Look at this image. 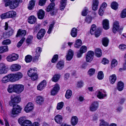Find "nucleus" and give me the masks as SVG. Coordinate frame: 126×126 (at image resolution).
I'll use <instances>...</instances> for the list:
<instances>
[{"label":"nucleus","instance_id":"nucleus-1","mask_svg":"<svg viewBox=\"0 0 126 126\" xmlns=\"http://www.w3.org/2000/svg\"><path fill=\"white\" fill-rule=\"evenodd\" d=\"M24 86L21 84H13L8 85L7 91L9 93L15 92L17 94H19L23 90Z\"/></svg>","mask_w":126,"mask_h":126},{"label":"nucleus","instance_id":"nucleus-2","mask_svg":"<svg viewBox=\"0 0 126 126\" xmlns=\"http://www.w3.org/2000/svg\"><path fill=\"white\" fill-rule=\"evenodd\" d=\"M5 7L9 6L11 9H14L17 7L20 2H22V0H4Z\"/></svg>","mask_w":126,"mask_h":126},{"label":"nucleus","instance_id":"nucleus-3","mask_svg":"<svg viewBox=\"0 0 126 126\" xmlns=\"http://www.w3.org/2000/svg\"><path fill=\"white\" fill-rule=\"evenodd\" d=\"M55 3L51 2L50 3L46 9L47 12H50V14L51 16L56 15L57 13V10L54 9Z\"/></svg>","mask_w":126,"mask_h":126},{"label":"nucleus","instance_id":"nucleus-4","mask_svg":"<svg viewBox=\"0 0 126 126\" xmlns=\"http://www.w3.org/2000/svg\"><path fill=\"white\" fill-rule=\"evenodd\" d=\"M11 100L9 102V104L11 106L16 105V104L19 103L21 101V98L18 96L15 95H11Z\"/></svg>","mask_w":126,"mask_h":126},{"label":"nucleus","instance_id":"nucleus-5","mask_svg":"<svg viewBox=\"0 0 126 126\" xmlns=\"http://www.w3.org/2000/svg\"><path fill=\"white\" fill-rule=\"evenodd\" d=\"M13 108L11 112L12 116L13 115H16L20 113L22 108L20 106L18 105L12 106Z\"/></svg>","mask_w":126,"mask_h":126},{"label":"nucleus","instance_id":"nucleus-6","mask_svg":"<svg viewBox=\"0 0 126 126\" xmlns=\"http://www.w3.org/2000/svg\"><path fill=\"white\" fill-rule=\"evenodd\" d=\"M95 94L99 99H103L107 96L106 91L104 90H101L96 92Z\"/></svg>","mask_w":126,"mask_h":126},{"label":"nucleus","instance_id":"nucleus-7","mask_svg":"<svg viewBox=\"0 0 126 126\" xmlns=\"http://www.w3.org/2000/svg\"><path fill=\"white\" fill-rule=\"evenodd\" d=\"M18 57L19 56L17 54L13 53L9 55L7 57L6 59L8 62H12L17 60Z\"/></svg>","mask_w":126,"mask_h":126},{"label":"nucleus","instance_id":"nucleus-8","mask_svg":"<svg viewBox=\"0 0 126 126\" xmlns=\"http://www.w3.org/2000/svg\"><path fill=\"white\" fill-rule=\"evenodd\" d=\"M3 28L5 30H8V32H6L7 35L10 36L13 34L14 32V30L8 26V24L7 22H5V25L4 26Z\"/></svg>","mask_w":126,"mask_h":126},{"label":"nucleus","instance_id":"nucleus-9","mask_svg":"<svg viewBox=\"0 0 126 126\" xmlns=\"http://www.w3.org/2000/svg\"><path fill=\"white\" fill-rule=\"evenodd\" d=\"M94 52L92 51L88 52L86 57V61L88 62H91L93 60Z\"/></svg>","mask_w":126,"mask_h":126},{"label":"nucleus","instance_id":"nucleus-10","mask_svg":"<svg viewBox=\"0 0 126 126\" xmlns=\"http://www.w3.org/2000/svg\"><path fill=\"white\" fill-rule=\"evenodd\" d=\"M33 104L32 103L29 102L25 107L24 110L26 113H29L33 110Z\"/></svg>","mask_w":126,"mask_h":126},{"label":"nucleus","instance_id":"nucleus-11","mask_svg":"<svg viewBox=\"0 0 126 126\" xmlns=\"http://www.w3.org/2000/svg\"><path fill=\"white\" fill-rule=\"evenodd\" d=\"M47 82L46 81L44 80L41 81L37 86V88L38 90L40 91L44 89L46 86Z\"/></svg>","mask_w":126,"mask_h":126},{"label":"nucleus","instance_id":"nucleus-12","mask_svg":"<svg viewBox=\"0 0 126 126\" xmlns=\"http://www.w3.org/2000/svg\"><path fill=\"white\" fill-rule=\"evenodd\" d=\"M60 89L59 85L57 83L56 84L53 89L51 91V95H54L56 94Z\"/></svg>","mask_w":126,"mask_h":126},{"label":"nucleus","instance_id":"nucleus-13","mask_svg":"<svg viewBox=\"0 0 126 126\" xmlns=\"http://www.w3.org/2000/svg\"><path fill=\"white\" fill-rule=\"evenodd\" d=\"M21 68V66L19 65L15 64L12 65L10 67V69L11 71L13 72L17 71L20 70Z\"/></svg>","mask_w":126,"mask_h":126},{"label":"nucleus","instance_id":"nucleus-14","mask_svg":"<svg viewBox=\"0 0 126 126\" xmlns=\"http://www.w3.org/2000/svg\"><path fill=\"white\" fill-rule=\"evenodd\" d=\"M7 68L5 64L3 63L0 64V74H5L7 72Z\"/></svg>","mask_w":126,"mask_h":126},{"label":"nucleus","instance_id":"nucleus-15","mask_svg":"<svg viewBox=\"0 0 126 126\" xmlns=\"http://www.w3.org/2000/svg\"><path fill=\"white\" fill-rule=\"evenodd\" d=\"M98 105V103L97 101L94 102L90 106V110L92 111H94L96 110L97 109Z\"/></svg>","mask_w":126,"mask_h":126},{"label":"nucleus","instance_id":"nucleus-16","mask_svg":"<svg viewBox=\"0 0 126 126\" xmlns=\"http://www.w3.org/2000/svg\"><path fill=\"white\" fill-rule=\"evenodd\" d=\"M73 55V52L71 49H69L65 56L66 60L68 61H70L72 58Z\"/></svg>","mask_w":126,"mask_h":126},{"label":"nucleus","instance_id":"nucleus-17","mask_svg":"<svg viewBox=\"0 0 126 126\" xmlns=\"http://www.w3.org/2000/svg\"><path fill=\"white\" fill-rule=\"evenodd\" d=\"M46 32L45 29H41L38 33L37 37L38 39H40L42 38L44 36Z\"/></svg>","mask_w":126,"mask_h":126},{"label":"nucleus","instance_id":"nucleus-18","mask_svg":"<svg viewBox=\"0 0 126 126\" xmlns=\"http://www.w3.org/2000/svg\"><path fill=\"white\" fill-rule=\"evenodd\" d=\"M98 0H93L92 3V9L94 11L97 10L99 4Z\"/></svg>","mask_w":126,"mask_h":126},{"label":"nucleus","instance_id":"nucleus-19","mask_svg":"<svg viewBox=\"0 0 126 126\" xmlns=\"http://www.w3.org/2000/svg\"><path fill=\"white\" fill-rule=\"evenodd\" d=\"M102 25L103 28L106 30H108L109 28V22L107 19H105L103 21Z\"/></svg>","mask_w":126,"mask_h":126},{"label":"nucleus","instance_id":"nucleus-20","mask_svg":"<svg viewBox=\"0 0 126 126\" xmlns=\"http://www.w3.org/2000/svg\"><path fill=\"white\" fill-rule=\"evenodd\" d=\"M38 18L40 19H43L45 15V12L42 10H39L37 13Z\"/></svg>","mask_w":126,"mask_h":126},{"label":"nucleus","instance_id":"nucleus-21","mask_svg":"<svg viewBox=\"0 0 126 126\" xmlns=\"http://www.w3.org/2000/svg\"><path fill=\"white\" fill-rule=\"evenodd\" d=\"M26 33V30L19 29L18 31L16 36L17 37H24Z\"/></svg>","mask_w":126,"mask_h":126},{"label":"nucleus","instance_id":"nucleus-22","mask_svg":"<svg viewBox=\"0 0 126 126\" xmlns=\"http://www.w3.org/2000/svg\"><path fill=\"white\" fill-rule=\"evenodd\" d=\"M44 101V97L40 95L36 96V102L37 103L40 105Z\"/></svg>","mask_w":126,"mask_h":126},{"label":"nucleus","instance_id":"nucleus-23","mask_svg":"<svg viewBox=\"0 0 126 126\" xmlns=\"http://www.w3.org/2000/svg\"><path fill=\"white\" fill-rule=\"evenodd\" d=\"M61 75L60 74H56L53 75L51 80L55 82H57L60 78Z\"/></svg>","mask_w":126,"mask_h":126},{"label":"nucleus","instance_id":"nucleus-24","mask_svg":"<svg viewBox=\"0 0 126 126\" xmlns=\"http://www.w3.org/2000/svg\"><path fill=\"white\" fill-rule=\"evenodd\" d=\"M36 21V18L34 16H31L29 17L28 21L29 23L32 24L35 23Z\"/></svg>","mask_w":126,"mask_h":126},{"label":"nucleus","instance_id":"nucleus-25","mask_svg":"<svg viewBox=\"0 0 126 126\" xmlns=\"http://www.w3.org/2000/svg\"><path fill=\"white\" fill-rule=\"evenodd\" d=\"M63 119L62 116L59 115H57L55 117L54 120L55 122L58 124L61 123Z\"/></svg>","mask_w":126,"mask_h":126},{"label":"nucleus","instance_id":"nucleus-26","mask_svg":"<svg viewBox=\"0 0 126 126\" xmlns=\"http://www.w3.org/2000/svg\"><path fill=\"white\" fill-rule=\"evenodd\" d=\"M117 78L115 74H113L109 77V80L110 83L113 84L116 80Z\"/></svg>","mask_w":126,"mask_h":126},{"label":"nucleus","instance_id":"nucleus-27","mask_svg":"<svg viewBox=\"0 0 126 126\" xmlns=\"http://www.w3.org/2000/svg\"><path fill=\"white\" fill-rule=\"evenodd\" d=\"M78 119L77 117L76 116H73L72 117L71 123L72 125L73 126H75L78 123Z\"/></svg>","mask_w":126,"mask_h":126},{"label":"nucleus","instance_id":"nucleus-28","mask_svg":"<svg viewBox=\"0 0 126 126\" xmlns=\"http://www.w3.org/2000/svg\"><path fill=\"white\" fill-rule=\"evenodd\" d=\"M118 30V22L115 21L114 22L113 25V33H115L117 32Z\"/></svg>","mask_w":126,"mask_h":126},{"label":"nucleus","instance_id":"nucleus-29","mask_svg":"<svg viewBox=\"0 0 126 126\" xmlns=\"http://www.w3.org/2000/svg\"><path fill=\"white\" fill-rule=\"evenodd\" d=\"M67 0H61L60 2V9L63 10L66 6Z\"/></svg>","mask_w":126,"mask_h":126},{"label":"nucleus","instance_id":"nucleus-30","mask_svg":"<svg viewBox=\"0 0 126 126\" xmlns=\"http://www.w3.org/2000/svg\"><path fill=\"white\" fill-rule=\"evenodd\" d=\"M10 82H14L16 81L15 74H10L8 75Z\"/></svg>","mask_w":126,"mask_h":126},{"label":"nucleus","instance_id":"nucleus-31","mask_svg":"<svg viewBox=\"0 0 126 126\" xmlns=\"http://www.w3.org/2000/svg\"><path fill=\"white\" fill-rule=\"evenodd\" d=\"M35 2L34 1L32 0H31L28 4V9L30 10H31L34 8L35 5Z\"/></svg>","mask_w":126,"mask_h":126},{"label":"nucleus","instance_id":"nucleus-32","mask_svg":"<svg viewBox=\"0 0 126 126\" xmlns=\"http://www.w3.org/2000/svg\"><path fill=\"white\" fill-rule=\"evenodd\" d=\"M64 62L63 61H60L57 64L56 67L58 69L61 70L64 67Z\"/></svg>","mask_w":126,"mask_h":126},{"label":"nucleus","instance_id":"nucleus-33","mask_svg":"<svg viewBox=\"0 0 126 126\" xmlns=\"http://www.w3.org/2000/svg\"><path fill=\"white\" fill-rule=\"evenodd\" d=\"M96 28V27L95 25L94 24L92 25L90 30V33L92 35L94 34L98 30Z\"/></svg>","mask_w":126,"mask_h":126},{"label":"nucleus","instance_id":"nucleus-34","mask_svg":"<svg viewBox=\"0 0 126 126\" xmlns=\"http://www.w3.org/2000/svg\"><path fill=\"white\" fill-rule=\"evenodd\" d=\"M1 82L3 83H6L10 81L8 75L3 77L1 80Z\"/></svg>","mask_w":126,"mask_h":126},{"label":"nucleus","instance_id":"nucleus-35","mask_svg":"<svg viewBox=\"0 0 126 126\" xmlns=\"http://www.w3.org/2000/svg\"><path fill=\"white\" fill-rule=\"evenodd\" d=\"M82 44V42L80 39H78L76 41L74 47L77 48H79Z\"/></svg>","mask_w":126,"mask_h":126},{"label":"nucleus","instance_id":"nucleus-36","mask_svg":"<svg viewBox=\"0 0 126 126\" xmlns=\"http://www.w3.org/2000/svg\"><path fill=\"white\" fill-rule=\"evenodd\" d=\"M71 34V36L73 37H75L77 35V30L74 28H73L72 29Z\"/></svg>","mask_w":126,"mask_h":126},{"label":"nucleus","instance_id":"nucleus-37","mask_svg":"<svg viewBox=\"0 0 126 126\" xmlns=\"http://www.w3.org/2000/svg\"><path fill=\"white\" fill-rule=\"evenodd\" d=\"M95 56L98 57H100L102 55L101 51L99 48H97L95 49Z\"/></svg>","mask_w":126,"mask_h":126},{"label":"nucleus","instance_id":"nucleus-38","mask_svg":"<svg viewBox=\"0 0 126 126\" xmlns=\"http://www.w3.org/2000/svg\"><path fill=\"white\" fill-rule=\"evenodd\" d=\"M21 126H32V124L31 121L26 120L24 121Z\"/></svg>","mask_w":126,"mask_h":126},{"label":"nucleus","instance_id":"nucleus-39","mask_svg":"<svg viewBox=\"0 0 126 126\" xmlns=\"http://www.w3.org/2000/svg\"><path fill=\"white\" fill-rule=\"evenodd\" d=\"M8 50L7 46H5L0 47V53H2L7 52Z\"/></svg>","mask_w":126,"mask_h":126},{"label":"nucleus","instance_id":"nucleus-40","mask_svg":"<svg viewBox=\"0 0 126 126\" xmlns=\"http://www.w3.org/2000/svg\"><path fill=\"white\" fill-rule=\"evenodd\" d=\"M16 81L21 79L23 77L22 73L20 72H18L15 74Z\"/></svg>","mask_w":126,"mask_h":126},{"label":"nucleus","instance_id":"nucleus-41","mask_svg":"<svg viewBox=\"0 0 126 126\" xmlns=\"http://www.w3.org/2000/svg\"><path fill=\"white\" fill-rule=\"evenodd\" d=\"M72 95V92L70 90H67L65 94V97L67 99L69 98Z\"/></svg>","mask_w":126,"mask_h":126},{"label":"nucleus","instance_id":"nucleus-42","mask_svg":"<svg viewBox=\"0 0 126 126\" xmlns=\"http://www.w3.org/2000/svg\"><path fill=\"white\" fill-rule=\"evenodd\" d=\"M36 70V69L31 68L28 72V75L29 77L31 76L32 75L36 73L35 72V71Z\"/></svg>","mask_w":126,"mask_h":126},{"label":"nucleus","instance_id":"nucleus-43","mask_svg":"<svg viewBox=\"0 0 126 126\" xmlns=\"http://www.w3.org/2000/svg\"><path fill=\"white\" fill-rule=\"evenodd\" d=\"M9 18L15 17L16 15V13L13 11H9L7 12Z\"/></svg>","mask_w":126,"mask_h":126},{"label":"nucleus","instance_id":"nucleus-44","mask_svg":"<svg viewBox=\"0 0 126 126\" xmlns=\"http://www.w3.org/2000/svg\"><path fill=\"white\" fill-rule=\"evenodd\" d=\"M109 42V40L107 38H104L102 40V43L103 45L105 47L107 46Z\"/></svg>","mask_w":126,"mask_h":126},{"label":"nucleus","instance_id":"nucleus-45","mask_svg":"<svg viewBox=\"0 0 126 126\" xmlns=\"http://www.w3.org/2000/svg\"><path fill=\"white\" fill-rule=\"evenodd\" d=\"M111 7L112 9L116 10L118 8V3L115 1L113 2L111 4Z\"/></svg>","mask_w":126,"mask_h":126},{"label":"nucleus","instance_id":"nucleus-46","mask_svg":"<svg viewBox=\"0 0 126 126\" xmlns=\"http://www.w3.org/2000/svg\"><path fill=\"white\" fill-rule=\"evenodd\" d=\"M124 83L121 81H119V91H121L124 89Z\"/></svg>","mask_w":126,"mask_h":126},{"label":"nucleus","instance_id":"nucleus-47","mask_svg":"<svg viewBox=\"0 0 126 126\" xmlns=\"http://www.w3.org/2000/svg\"><path fill=\"white\" fill-rule=\"evenodd\" d=\"M42 51V49L41 48L39 47H37L36 49V50L34 52V54L40 56Z\"/></svg>","mask_w":126,"mask_h":126},{"label":"nucleus","instance_id":"nucleus-48","mask_svg":"<svg viewBox=\"0 0 126 126\" xmlns=\"http://www.w3.org/2000/svg\"><path fill=\"white\" fill-rule=\"evenodd\" d=\"M32 59V57L30 55H27L25 58V60L27 63L30 62Z\"/></svg>","mask_w":126,"mask_h":126},{"label":"nucleus","instance_id":"nucleus-49","mask_svg":"<svg viewBox=\"0 0 126 126\" xmlns=\"http://www.w3.org/2000/svg\"><path fill=\"white\" fill-rule=\"evenodd\" d=\"M104 75L102 71H100L98 72L97 75V78L99 80H102L104 78Z\"/></svg>","mask_w":126,"mask_h":126},{"label":"nucleus","instance_id":"nucleus-50","mask_svg":"<svg viewBox=\"0 0 126 126\" xmlns=\"http://www.w3.org/2000/svg\"><path fill=\"white\" fill-rule=\"evenodd\" d=\"M26 117L25 116H22L18 120V122L19 124L21 125V126L23 123L24 121L26 120Z\"/></svg>","mask_w":126,"mask_h":126},{"label":"nucleus","instance_id":"nucleus-51","mask_svg":"<svg viewBox=\"0 0 126 126\" xmlns=\"http://www.w3.org/2000/svg\"><path fill=\"white\" fill-rule=\"evenodd\" d=\"M64 105V103L63 102H61L58 103L57 106V109L58 110L61 109L63 107Z\"/></svg>","mask_w":126,"mask_h":126},{"label":"nucleus","instance_id":"nucleus-52","mask_svg":"<svg viewBox=\"0 0 126 126\" xmlns=\"http://www.w3.org/2000/svg\"><path fill=\"white\" fill-rule=\"evenodd\" d=\"M33 36L31 35H29L28 36L27 40L26 42L28 43H30L33 39Z\"/></svg>","mask_w":126,"mask_h":126},{"label":"nucleus","instance_id":"nucleus-53","mask_svg":"<svg viewBox=\"0 0 126 126\" xmlns=\"http://www.w3.org/2000/svg\"><path fill=\"white\" fill-rule=\"evenodd\" d=\"M120 17L122 18H124L126 17V9H123L120 14Z\"/></svg>","mask_w":126,"mask_h":126},{"label":"nucleus","instance_id":"nucleus-54","mask_svg":"<svg viewBox=\"0 0 126 126\" xmlns=\"http://www.w3.org/2000/svg\"><path fill=\"white\" fill-rule=\"evenodd\" d=\"M117 61L115 59H113L112 61L111 64V68H112L116 65H117Z\"/></svg>","mask_w":126,"mask_h":126},{"label":"nucleus","instance_id":"nucleus-55","mask_svg":"<svg viewBox=\"0 0 126 126\" xmlns=\"http://www.w3.org/2000/svg\"><path fill=\"white\" fill-rule=\"evenodd\" d=\"M95 72V70L93 68L90 69L88 72V74L90 76H91L94 74V73Z\"/></svg>","mask_w":126,"mask_h":126},{"label":"nucleus","instance_id":"nucleus-56","mask_svg":"<svg viewBox=\"0 0 126 126\" xmlns=\"http://www.w3.org/2000/svg\"><path fill=\"white\" fill-rule=\"evenodd\" d=\"M100 121V126H109L108 123L106 122L104 120H102Z\"/></svg>","mask_w":126,"mask_h":126},{"label":"nucleus","instance_id":"nucleus-57","mask_svg":"<svg viewBox=\"0 0 126 126\" xmlns=\"http://www.w3.org/2000/svg\"><path fill=\"white\" fill-rule=\"evenodd\" d=\"M11 41L9 39H7L4 40L2 42L3 45H8L11 44Z\"/></svg>","mask_w":126,"mask_h":126},{"label":"nucleus","instance_id":"nucleus-58","mask_svg":"<svg viewBox=\"0 0 126 126\" xmlns=\"http://www.w3.org/2000/svg\"><path fill=\"white\" fill-rule=\"evenodd\" d=\"M80 50L82 53H85L87 50V48L86 46H82L80 49Z\"/></svg>","mask_w":126,"mask_h":126},{"label":"nucleus","instance_id":"nucleus-59","mask_svg":"<svg viewBox=\"0 0 126 126\" xmlns=\"http://www.w3.org/2000/svg\"><path fill=\"white\" fill-rule=\"evenodd\" d=\"M92 20V17L90 16L86 17L85 19V21L87 23H90Z\"/></svg>","mask_w":126,"mask_h":126},{"label":"nucleus","instance_id":"nucleus-60","mask_svg":"<svg viewBox=\"0 0 126 126\" xmlns=\"http://www.w3.org/2000/svg\"><path fill=\"white\" fill-rule=\"evenodd\" d=\"M54 25V24H52L50 25L48 31L47 32V33L48 34H50L51 33L53 28Z\"/></svg>","mask_w":126,"mask_h":126},{"label":"nucleus","instance_id":"nucleus-61","mask_svg":"<svg viewBox=\"0 0 126 126\" xmlns=\"http://www.w3.org/2000/svg\"><path fill=\"white\" fill-rule=\"evenodd\" d=\"M88 9L87 8L85 7L82 12V15L83 16H86L87 14Z\"/></svg>","mask_w":126,"mask_h":126},{"label":"nucleus","instance_id":"nucleus-62","mask_svg":"<svg viewBox=\"0 0 126 126\" xmlns=\"http://www.w3.org/2000/svg\"><path fill=\"white\" fill-rule=\"evenodd\" d=\"M25 40V38L23 37L17 43V47H20L21 46Z\"/></svg>","mask_w":126,"mask_h":126},{"label":"nucleus","instance_id":"nucleus-63","mask_svg":"<svg viewBox=\"0 0 126 126\" xmlns=\"http://www.w3.org/2000/svg\"><path fill=\"white\" fill-rule=\"evenodd\" d=\"M0 17L2 19L9 18L7 12H6L1 15L0 16Z\"/></svg>","mask_w":126,"mask_h":126},{"label":"nucleus","instance_id":"nucleus-64","mask_svg":"<svg viewBox=\"0 0 126 126\" xmlns=\"http://www.w3.org/2000/svg\"><path fill=\"white\" fill-rule=\"evenodd\" d=\"M83 82L82 81H80L77 82V86L78 88H81L83 86Z\"/></svg>","mask_w":126,"mask_h":126}]
</instances>
